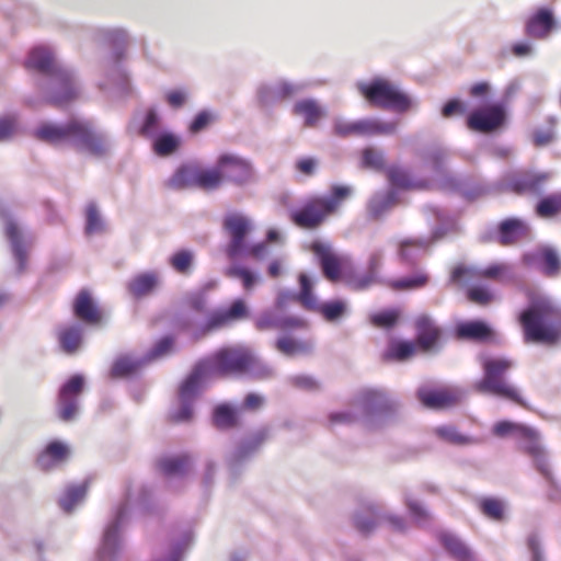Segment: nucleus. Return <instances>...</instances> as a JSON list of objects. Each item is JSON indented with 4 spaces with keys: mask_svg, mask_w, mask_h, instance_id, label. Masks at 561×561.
I'll use <instances>...</instances> for the list:
<instances>
[{
    "mask_svg": "<svg viewBox=\"0 0 561 561\" xmlns=\"http://www.w3.org/2000/svg\"><path fill=\"white\" fill-rule=\"evenodd\" d=\"M272 368L264 364L249 347H222L199 360L179 389V407L171 413L175 422H186L193 416V405L201 390L217 376H248L255 379L271 377Z\"/></svg>",
    "mask_w": 561,
    "mask_h": 561,
    "instance_id": "1",
    "label": "nucleus"
},
{
    "mask_svg": "<svg viewBox=\"0 0 561 561\" xmlns=\"http://www.w3.org/2000/svg\"><path fill=\"white\" fill-rule=\"evenodd\" d=\"M25 67L36 76V87L47 103L65 106L81 95L82 87L76 71L61 62L50 47L33 48Z\"/></svg>",
    "mask_w": 561,
    "mask_h": 561,
    "instance_id": "2",
    "label": "nucleus"
},
{
    "mask_svg": "<svg viewBox=\"0 0 561 561\" xmlns=\"http://www.w3.org/2000/svg\"><path fill=\"white\" fill-rule=\"evenodd\" d=\"M33 135L43 142L70 146L94 157H103L111 149L107 135L83 118H71L61 124L43 122L34 129Z\"/></svg>",
    "mask_w": 561,
    "mask_h": 561,
    "instance_id": "3",
    "label": "nucleus"
},
{
    "mask_svg": "<svg viewBox=\"0 0 561 561\" xmlns=\"http://www.w3.org/2000/svg\"><path fill=\"white\" fill-rule=\"evenodd\" d=\"M528 306L518 317L526 343L554 344L561 336V307L551 297L527 291Z\"/></svg>",
    "mask_w": 561,
    "mask_h": 561,
    "instance_id": "4",
    "label": "nucleus"
},
{
    "mask_svg": "<svg viewBox=\"0 0 561 561\" xmlns=\"http://www.w3.org/2000/svg\"><path fill=\"white\" fill-rule=\"evenodd\" d=\"M99 35L113 48V53L101 62L96 87L108 101L124 99L131 92L128 73L122 64L129 34L123 27H105L99 31Z\"/></svg>",
    "mask_w": 561,
    "mask_h": 561,
    "instance_id": "5",
    "label": "nucleus"
},
{
    "mask_svg": "<svg viewBox=\"0 0 561 561\" xmlns=\"http://www.w3.org/2000/svg\"><path fill=\"white\" fill-rule=\"evenodd\" d=\"M492 432L497 437L512 436L516 438L520 450L531 459L535 469L547 482L553 483L549 455L542 445L541 435L536 428L511 421H501L494 424Z\"/></svg>",
    "mask_w": 561,
    "mask_h": 561,
    "instance_id": "6",
    "label": "nucleus"
},
{
    "mask_svg": "<svg viewBox=\"0 0 561 561\" xmlns=\"http://www.w3.org/2000/svg\"><path fill=\"white\" fill-rule=\"evenodd\" d=\"M356 89L370 105L382 110L404 113L416 105L396 83L382 77H375L370 81H357Z\"/></svg>",
    "mask_w": 561,
    "mask_h": 561,
    "instance_id": "7",
    "label": "nucleus"
},
{
    "mask_svg": "<svg viewBox=\"0 0 561 561\" xmlns=\"http://www.w3.org/2000/svg\"><path fill=\"white\" fill-rule=\"evenodd\" d=\"M481 365L483 377L474 386L479 392L490 393L525 405L518 390L505 378L507 371L514 366L513 360L502 357H482Z\"/></svg>",
    "mask_w": 561,
    "mask_h": 561,
    "instance_id": "8",
    "label": "nucleus"
},
{
    "mask_svg": "<svg viewBox=\"0 0 561 561\" xmlns=\"http://www.w3.org/2000/svg\"><path fill=\"white\" fill-rule=\"evenodd\" d=\"M351 192L348 186H333L331 194L312 198L300 209L293 211L291 219L301 228H316L339 208L342 201L351 195Z\"/></svg>",
    "mask_w": 561,
    "mask_h": 561,
    "instance_id": "9",
    "label": "nucleus"
},
{
    "mask_svg": "<svg viewBox=\"0 0 561 561\" xmlns=\"http://www.w3.org/2000/svg\"><path fill=\"white\" fill-rule=\"evenodd\" d=\"M363 423L369 428H377L391 423L399 413V404L379 390H365L356 400Z\"/></svg>",
    "mask_w": 561,
    "mask_h": 561,
    "instance_id": "10",
    "label": "nucleus"
},
{
    "mask_svg": "<svg viewBox=\"0 0 561 561\" xmlns=\"http://www.w3.org/2000/svg\"><path fill=\"white\" fill-rule=\"evenodd\" d=\"M129 508L128 496L114 508L105 525L94 561H117L118 554L124 546L122 531L127 524Z\"/></svg>",
    "mask_w": 561,
    "mask_h": 561,
    "instance_id": "11",
    "label": "nucleus"
},
{
    "mask_svg": "<svg viewBox=\"0 0 561 561\" xmlns=\"http://www.w3.org/2000/svg\"><path fill=\"white\" fill-rule=\"evenodd\" d=\"M437 220V227L433 231L431 240L427 239H407L400 243L399 256L407 264H415L423 256L431 243L443 238L448 231L455 228V220L450 218L444 209L430 206Z\"/></svg>",
    "mask_w": 561,
    "mask_h": 561,
    "instance_id": "12",
    "label": "nucleus"
},
{
    "mask_svg": "<svg viewBox=\"0 0 561 561\" xmlns=\"http://www.w3.org/2000/svg\"><path fill=\"white\" fill-rule=\"evenodd\" d=\"M310 87L311 82L309 81L294 82L286 79H276L260 83L256 88L255 96L262 108L270 110Z\"/></svg>",
    "mask_w": 561,
    "mask_h": 561,
    "instance_id": "13",
    "label": "nucleus"
},
{
    "mask_svg": "<svg viewBox=\"0 0 561 561\" xmlns=\"http://www.w3.org/2000/svg\"><path fill=\"white\" fill-rule=\"evenodd\" d=\"M299 299L306 309L319 312L329 322L337 321L347 313L348 306L345 300L336 299L322 304L319 302L312 293V283L306 274L301 273L299 275Z\"/></svg>",
    "mask_w": 561,
    "mask_h": 561,
    "instance_id": "14",
    "label": "nucleus"
},
{
    "mask_svg": "<svg viewBox=\"0 0 561 561\" xmlns=\"http://www.w3.org/2000/svg\"><path fill=\"white\" fill-rule=\"evenodd\" d=\"M222 227L229 236V241L226 245L227 256L230 260L241 257L248 243L247 236L254 227L252 219L242 213L231 211L224 217Z\"/></svg>",
    "mask_w": 561,
    "mask_h": 561,
    "instance_id": "15",
    "label": "nucleus"
},
{
    "mask_svg": "<svg viewBox=\"0 0 561 561\" xmlns=\"http://www.w3.org/2000/svg\"><path fill=\"white\" fill-rule=\"evenodd\" d=\"M506 115L507 108L505 102H495L486 106L474 108L467 116V126L471 130L490 134L504 126Z\"/></svg>",
    "mask_w": 561,
    "mask_h": 561,
    "instance_id": "16",
    "label": "nucleus"
},
{
    "mask_svg": "<svg viewBox=\"0 0 561 561\" xmlns=\"http://www.w3.org/2000/svg\"><path fill=\"white\" fill-rule=\"evenodd\" d=\"M84 383V377L77 374L60 387L57 399V415L61 421L71 422L78 416Z\"/></svg>",
    "mask_w": 561,
    "mask_h": 561,
    "instance_id": "17",
    "label": "nucleus"
},
{
    "mask_svg": "<svg viewBox=\"0 0 561 561\" xmlns=\"http://www.w3.org/2000/svg\"><path fill=\"white\" fill-rule=\"evenodd\" d=\"M0 218H2L4 224V232L11 245V252L16 264V272L22 274L26 270L27 251L31 247V239L23 236L8 207L2 203H0Z\"/></svg>",
    "mask_w": 561,
    "mask_h": 561,
    "instance_id": "18",
    "label": "nucleus"
},
{
    "mask_svg": "<svg viewBox=\"0 0 561 561\" xmlns=\"http://www.w3.org/2000/svg\"><path fill=\"white\" fill-rule=\"evenodd\" d=\"M480 277L499 282H514L515 272L513 266L507 263L492 264L485 268L457 266L450 275V280L453 283L469 285L476 278Z\"/></svg>",
    "mask_w": 561,
    "mask_h": 561,
    "instance_id": "19",
    "label": "nucleus"
},
{
    "mask_svg": "<svg viewBox=\"0 0 561 561\" xmlns=\"http://www.w3.org/2000/svg\"><path fill=\"white\" fill-rule=\"evenodd\" d=\"M224 182L237 186H244L256 182V174L252 163L233 153H224L218 158Z\"/></svg>",
    "mask_w": 561,
    "mask_h": 561,
    "instance_id": "20",
    "label": "nucleus"
},
{
    "mask_svg": "<svg viewBox=\"0 0 561 561\" xmlns=\"http://www.w3.org/2000/svg\"><path fill=\"white\" fill-rule=\"evenodd\" d=\"M383 520H387L394 530L403 531L405 529V520L403 517L387 515L375 505H367L354 515L355 527L364 535L371 533Z\"/></svg>",
    "mask_w": 561,
    "mask_h": 561,
    "instance_id": "21",
    "label": "nucleus"
},
{
    "mask_svg": "<svg viewBox=\"0 0 561 561\" xmlns=\"http://www.w3.org/2000/svg\"><path fill=\"white\" fill-rule=\"evenodd\" d=\"M550 179L549 173L518 171L503 178V186L517 194L539 195Z\"/></svg>",
    "mask_w": 561,
    "mask_h": 561,
    "instance_id": "22",
    "label": "nucleus"
},
{
    "mask_svg": "<svg viewBox=\"0 0 561 561\" xmlns=\"http://www.w3.org/2000/svg\"><path fill=\"white\" fill-rule=\"evenodd\" d=\"M448 152L442 148H434L426 153L425 163L433 172V181L443 190L461 191L460 181L446 169Z\"/></svg>",
    "mask_w": 561,
    "mask_h": 561,
    "instance_id": "23",
    "label": "nucleus"
},
{
    "mask_svg": "<svg viewBox=\"0 0 561 561\" xmlns=\"http://www.w3.org/2000/svg\"><path fill=\"white\" fill-rule=\"evenodd\" d=\"M248 313V308L244 301L236 299L228 309L213 312L205 324L197 331L193 332V336L195 340L201 339L214 330L247 318Z\"/></svg>",
    "mask_w": 561,
    "mask_h": 561,
    "instance_id": "24",
    "label": "nucleus"
},
{
    "mask_svg": "<svg viewBox=\"0 0 561 561\" xmlns=\"http://www.w3.org/2000/svg\"><path fill=\"white\" fill-rule=\"evenodd\" d=\"M523 263L537 268L548 277L557 276L561 271V260L558 252L550 247H540L523 255Z\"/></svg>",
    "mask_w": 561,
    "mask_h": 561,
    "instance_id": "25",
    "label": "nucleus"
},
{
    "mask_svg": "<svg viewBox=\"0 0 561 561\" xmlns=\"http://www.w3.org/2000/svg\"><path fill=\"white\" fill-rule=\"evenodd\" d=\"M417 398L422 404L430 409H442L457 402L460 392L450 388H434L430 385L417 389Z\"/></svg>",
    "mask_w": 561,
    "mask_h": 561,
    "instance_id": "26",
    "label": "nucleus"
},
{
    "mask_svg": "<svg viewBox=\"0 0 561 561\" xmlns=\"http://www.w3.org/2000/svg\"><path fill=\"white\" fill-rule=\"evenodd\" d=\"M280 309L275 308L261 313L255 319V327L259 330L279 329L287 330L304 327L305 322L298 317L285 316L279 312Z\"/></svg>",
    "mask_w": 561,
    "mask_h": 561,
    "instance_id": "27",
    "label": "nucleus"
},
{
    "mask_svg": "<svg viewBox=\"0 0 561 561\" xmlns=\"http://www.w3.org/2000/svg\"><path fill=\"white\" fill-rule=\"evenodd\" d=\"M311 251L318 257L324 276L330 280H335L341 274V262L333 253L331 245L321 241L311 244Z\"/></svg>",
    "mask_w": 561,
    "mask_h": 561,
    "instance_id": "28",
    "label": "nucleus"
},
{
    "mask_svg": "<svg viewBox=\"0 0 561 561\" xmlns=\"http://www.w3.org/2000/svg\"><path fill=\"white\" fill-rule=\"evenodd\" d=\"M265 438L266 432L262 430L241 442L228 457V466L230 470L234 471L242 462L254 455Z\"/></svg>",
    "mask_w": 561,
    "mask_h": 561,
    "instance_id": "29",
    "label": "nucleus"
},
{
    "mask_svg": "<svg viewBox=\"0 0 561 561\" xmlns=\"http://www.w3.org/2000/svg\"><path fill=\"white\" fill-rule=\"evenodd\" d=\"M160 284V274L157 271H149L137 274L128 280L126 289L135 299H141L151 295Z\"/></svg>",
    "mask_w": 561,
    "mask_h": 561,
    "instance_id": "30",
    "label": "nucleus"
},
{
    "mask_svg": "<svg viewBox=\"0 0 561 561\" xmlns=\"http://www.w3.org/2000/svg\"><path fill=\"white\" fill-rule=\"evenodd\" d=\"M529 226L520 219L508 218L500 222L497 240L502 245H511L529 236Z\"/></svg>",
    "mask_w": 561,
    "mask_h": 561,
    "instance_id": "31",
    "label": "nucleus"
},
{
    "mask_svg": "<svg viewBox=\"0 0 561 561\" xmlns=\"http://www.w3.org/2000/svg\"><path fill=\"white\" fill-rule=\"evenodd\" d=\"M69 448L60 442H51L37 457V466L42 470H51L67 460Z\"/></svg>",
    "mask_w": 561,
    "mask_h": 561,
    "instance_id": "32",
    "label": "nucleus"
},
{
    "mask_svg": "<svg viewBox=\"0 0 561 561\" xmlns=\"http://www.w3.org/2000/svg\"><path fill=\"white\" fill-rule=\"evenodd\" d=\"M554 26L552 12L548 9L538 10L526 23V33L533 38H546Z\"/></svg>",
    "mask_w": 561,
    "mask_h": 561,
    "instance_id": "33",
    "label": "nucleus"
},
{
    "mask_svg": "<svg viewBox=\"0 0 561 561\" xmlns=\"http://www.w3.org/2000/svg\"><path fill=\"white\" fill-rule=\"evenodd\" d=\"M398 192L393 188L376 193L367 204L369 217L373 219L381 218L398 204Z\"/></svg>",
    "mask_w": 561,
    "mask_h": 561,
    "instance_id": "34",
    "label": "nucleus"
},
{
    "mask_svg": "<svg viewBox=\"0 0 561 561\" xmlns=\"http://www.w3.org/2000/svg\"><path fill=\"white\" fill-rule=\"evenodd\" d=\"M439 542L456 561H476L473 552L456 535L451 533H442L439 535Z\"/></svg>",
    "mask_w": 561,
    "mask_h": 561,
    "instance_id": "35",
    "label": "nucleus"
},
{
    "mask_svg": "<svg viewBox=\"0 0 561 561\" xmlns=\"http://www.w3.org/2000/svg\"><path fill=\"white\" fill-rule=\"evenodd\" d=\"M75 314L87 323H98L101 313L94 305L88 290H80L73 304Z\"/></svg>",
    "mask_w": 561,
    "mask_h": 561,
    "instance_id": "36",
    "label": "nucleus"
},
{
    "mask_svg": "<svg viewBox=\"0 0 561 561\" xmlns=\"http://www.w3.org/2000/svg\"><path fill=\"white\" fill-rule=\"evenodd\" d=\"M159 468L169 479L182 478L191 469V458L187 455L163 457L159 460Z\"/></svg>",
    "mask_w": 561,
    "mask_h": 561,
    "instance_id": "37",
    "label": "nucleus"
},
{
    "mask_svg": "<svg viewBox=\"0 0 561 561\" xmlns=\"http://www.w3.org/2000/svg\"><path fill=\"white\" fill-rule=\"evenodd\" d=\"M293 113L304 118L305 126L314 127L324 116L323 108L313 99L297 101L293 106Z\"/></svg>",
    "mask_w": 561,
    "mask_h": 561,
    "instance_id": "38",
    "label": "nucleus"
},
{
    "mask_svg": "<svg viewBox=\"0 0 561 561\" xmlns=\"http://www.w3.org/2000/svg\"><path fill=\"white\" fill-rule=\"evenodd\" d=\"M416 336L419 344L427 350L432 347L439 337V329L427 316H421L415 322Z\"/></svg>",
    "mask_w": 561,
    "mask_h": 561,
    "instance_id": "39",
    "label": "nucleus"
},
{
    "mask_svg": "<svg viewBox=\"0 0 561 561\" xmlns=\"http://www.w3.org/2000/svg\"><path fill=\"white\" fill-rule=\"evenodd\" d=\"M147 365L146 358L131 355L118 356L110 370L111 378H123L136 373L139 368Z\"/></svg>",
    "mask_w": 561,
    "mask_h": 561,
    "instance_id": "40",
    "label": "nucleus"
},
{
    "mask_svg": "<svg viewBox=\"0 0 561 561\" xmlns=\"http://www.w3.org/2000/svg\"><path fill=\"white\" fill-rule=\"evenodd\" d=\"M397 122L381 121L378 118H364L358 121L359 136L392 135L397 130Z\"/></svg>",
    "mask_w": 561,
    "mask_h": 561,
    "instance_id": "41",
    "label": "nucleus"
},
{
    "mask_svg": "<svg viewBox=\"0 0 561 561\" xmlns=\"http://www.w3.org/2000/svg\"><path fill=\"white\" fill-rule=\"evenodd\" d=\"M58 340L66 354H75L83 342V328L79 324L64 328L58 333Z\"/></svg>",
    "mask_w": 561,
    "mask_h": 561,
    "instance_id": "42",
    "label": "nucleus"
},
{
    "mask_svg": "<svg viewBox=\"0 0 561 561\" xmlns=\"http://www.w3.org/2000/svg\"><path fill=\"white\" fill-rule=\"evenodd\" d=\"M193 540L192 530H185L181 537L173 541L164 554L154 557L152 561H182Z\"/></svg>",
    "mask_w": 561,
    "mask_h": 561,
    "instance_id": "43",
    "label": "nucleus"
},
{
    "mask_svg": "<svg viewBox=\"0 0 561 561\" xmlns=\"http://www.w3.org/2000/svg\"><path fill=\"white\" fill-rule=\"evenodd\" d=\"M198 167L182 165L169 179L168 185L171 188L181 190L185 187H197Z\"/></svg>",
    "mask_w": 561,
    "mask_h": 561,
    "instance_id": "44",
    "label": "nucleus"
},
{
    "mask_svg": "<svg viewBox=\"0 0 561 561\" xmlns=\"http://www.w3.org/2000/svg\"><path fill=\"white\" fill-rule=\"evenodd\" d=\"M492 334L491 329L481 321H469L457 327V335L461 339L484 341Z\"/></svg>",
    "mask_w": 561,
    "mask_h": 561,
    "instance_id": "45",
    "label": "nucleus"
},
{
    "mask_svg": "<svg viewBox=\"0 0 561 561\" xmlns=\"http://www.w3.org/2000/svg\"><path fill=\"white\" fill-rule=\"evenodd\" d=\"M276 348L286 356L309 354L312 352L313 343L311 341H298L283 336L276 341Z\"/></svg>",
    "mask_w": 561,
    "mask_h": 561,
    "instance_id": "46",
    "label": "nucleus"
},
{
    "mask_svg": "<svg viewBox=\"0 0 561 561\" xmlns=\"http://www.w3.org/2000/svg\"><path fill=\"white\" fill-rule=\"evenodd\" d=\"M87 493V482L68 486L59 499V505L66 513H70L81 503Z\"/></svg>",
    "mask_w": 561,
    "mask_h": 561,
    "instance_id": "47",
    "label": "nucleus"
},
{
    "mask_svg": "<svg viewBox=\"0 0 561 561\" xmlns=\"http://www.w3.org/2000/svg\"><path fill=\"white\" fill-rule=\"evenodd\" d=\"M224 183L222 173L217 161L210 169L198 168L197 187L203 190H216Z\"/></svg>",
    "mask_w": 561,
    "mask_h": 561,
    "instance_id": "48",
    "label": "nucleus"
},
{
    "mask_svg": "<svg viewBox=\"0 0 561 561\" xmlns=\"http://www.w3.org/2000/svg\"><path fill=\"white\" fill-rule=\"evenodd\" d=\"M390 184L396 188H421L423 182H415L409 172L400 167H390L387 171Z\"/></svg>",
    "mask_w": 561,
    "mask_h": 561,
    "instance_id": "49",
    "label": "nucleus"
},
{
    "mask_svg": "<svg viewBox=\"0 0 561 561\" xmlns=\"http://www.w3.org/2000/svg\"><path fill=\"white\" fill-rule=\"evenodd\" d=\"M213 422L216 427L226 430L236 426L238 422L237 410L229 404L224 403L215 408L213 413Z\"/></svg>",
    "mask_w": 561,
    "mask_h": 561,
    "instance_id": "50",
    "label": "nucleus"
},
{
    "mask_svg": "<svg viewBox=\"0 0 561 561\" xmlns=\"http://www.w3.org/2000/svg\"><path fill=\"white\" fill-rule=\"evenodd\" d=\"M434 432L439 438L454 445H471L477 443V439L460 434L453 425L438 426Z\"/></svg>",
    "mask_w": 561,
    "mask_h": 561,
    "instance_id": "51",
    "label": "nucleus"
},
{
    "mask_svg": "<svg viewBox=\"0 0 561 561\" xmlns=\"http://www.w3.org/2000/svg\"><path fill=\"white\" fill-rule=\"evenodd\" d=\"M226 275L241 280L245 290H251L259 280L257 274L245 266L233 264L226 270Z\"/></svg>",
    "mask_w": 561,
    "mask_h": 561,
    "instance_id": "52",
    "label": "nucleus"
},
{
    "mask_svg": "<svg viewBox=\"0 0 561 561\" xmlns=\"http://www.w3.org/2000/svg\"><path fill=\"white\" fill-rule=\"evenodd\" d=\"M362 165L375 171H382L386 168V156L380 149L368 147L362 152Z\"/></svg>",
    "mask_w": 561,
    "mask_h": 561,
    "instance_id": "53",
    "label": "nucleus"
},
{
    "mask_svg": "<svg viewBox=\"0 0 561 561\" xmlns=\"http://www.w3.org/2000/svg\"><path fill=\"white\" fill-rule=\"evenodd\" d=\"M427 283V274L419 272L391 282V287L396 290H414L424 287Z\"/></svg>",
    "mask_w": 561,
    "mask_h": 561,
    "instance_id": "54",
    "label": "nucleus"
},
{
    "mask_svg": "<svg viewBox=\"0 0 561 561\" xmlns=\"http://www.w3.org/2000/svg\"><path fill=\"white\" fill-rule=\"evenodd\" d=\"M561 210V193L551 194L540 199L536 206L538 216L549 218Z\"/></svg>",
    "mask_w": 561,
    "mask_h": 561,
    "instance_id": "55",
    "label": "nucleus"
},
{
    "mask_svg": "<svg viewBox=\"0 0 561 561\" xmlns=\"http://www.w3.org/2000/svg\"><path fill=\"white\" fill-rule=\"evenodd\" d=\"M179 139L173 134L161 133L153 138V150L159 156H168L176 150Z\"/></svg>",
    "mask_w": 561,
    "mask_h": 561,
    "instance_id": "56",
    "label": "nucleus"
},
{
    "mask_svg": "<svg viewBox=\"0 0 561 561\" xmlns=\"http://www.w3.org/2000/svg\"><path fill=\"white\" fill-rule=\"evenodd\" d=\"M162 125L161 118L154 108L148 110L144 123L140 127V134L148 138H154L161 134Z\"/></svg>",
    "mask_w": 561,
    "mask_h": 561,
    "instance_id": "57",
    "label": "nucleus"
},
{
    "mask_svg": "<svg viewBox=\"0 0 561 561\" xmlns=\"http://www.w3.org/2000/svg\"><path fill=\"white\" fill-rule=\"evenodd\" d=\"M104 230V222L94 203H90L85 210V233L96 234Z\"/></svg>",
    "mask_w": 561,
    "mask_h": 561,
    "instance_id": "58",
    "label": "nucleus"
},
{
    "mask_svg": "<svg viewBox=\"0 0 561 561\" xmlns=\"http://www.w3.org/2000/svg\"><path fill=\"white\" fill-rule=\"evenodd\" d=\"M194 261L191 250H180L169 257V264L180 274H187Z\"/></svg>",
    "mask_w": 561,
    "mask_h": 561,
    "instance_id": "59",
    "label": "nucleus"
},
{
    "mask_svg": "<svg viewBox=\"0 0 561 561\" xmlns=\"http://www.w3.org/2000/svg\"><path fill=\"white\" fill-rule=\"evenodd\" d=\"M481 512L491 519L502 520L504 518V502L494 497H484L480 501Z\"/></svg>",
    "mask_w": 561,
    "mask_h": 561,
    "instance_id": "60",
    "label": "nucleus"
},
{
    "mask_svg": "<svg viewBox=\"0 0 561 561\" xmlns=\"http://www.w3.org/2000/svg\"><path fill=\"white\" fill-rule=\"evenodd\" d=\"M215 287L216 282H209L202 289L191 293L187 296L188 306L197 312H204L207 307L206 293Z\"/></svg>",
    "mask_w": 561,
    "mask_h": 561,
    "instance_id": "61",
    "label": "nucleus"
},
{
    "mask_svg": "<svg viewBox=\"0 0 561 561\" xmlns=\"http://www.w3.org/2000/svg\"><path fill=\"white\" fill-rule=\"evenodd\" d=\"M174 345V340L171 336H164L159 340L151 350L144 356L146 358L147 364L162 358L165 355L170 354Z\"/></svg>",
    "mask_w": 561,
    "mask_h": 561,
    "instance_id": "62",
    "label": "nucleus"
},
{
    "mask_svg": "<svg viewBox=\"0 0 561 561\" xmlns=\"http://www.w3.org/2000/svg\"><path fill=\"white\" fill-rule=\"evenodd\" d=\"M415 352V345L412 342L393 341L390 343L387 355L398 360H404Z\"/></svg>",
    "mask_w": 561,
    "mask_h": 561,
    "instance_id": "63",
    "label": "nucleus"
},
{
    "mask_svg": "<svg viewBox=\"0 0 561 561\" xmlns=\"http://www.w3.org/2000/svg\"><path fill=\"white\" fill-rule=\"evenodd\" d=\"M405 504L411 516L419 525H424L430 520V514L427 510L417 500L407 494Z\"/></svg>",
    "mask_w": 561,
    "mask_h": 561,
    "instance_id": "64",
    "label": "nucleus"
}]
</instances>
